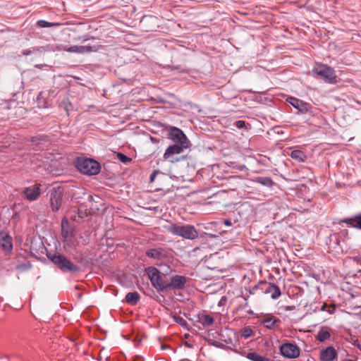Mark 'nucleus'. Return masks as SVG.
<instances>
[{"instance_id":"obj_28","label":"nucleus","mask_w":361,"mask_h":361,"mask_svg":"<svg viewBox=\"0 0 361 361\" xmlns=\"http://www.w3.org/2000/svg\"><path fill=\"white\" fill-rule=\"evenodd\" d=\"M293 159L298 161L299 162H305L307 159V155L301 150L294 149L290 154Z\"/></svg>"},{"instance_id":"obj_10","label":"nucleus","mask_w":361,"mask_h":361,"mask_svg":"<svg viewBox=\"0 0 361 361\" xmlns=\"http://www.w3.org/2000/svg\"><path fill=\"white\" fill-rule=\"evenodd\" d=\"M187 147L178 146L176 145H169L164 153L163 158L164 160L171 163L180 161V159L176 157V155L181 154L185 149H188Z\"/></svg>"},{"instance_id":"obj_9","label":"nucleus","mask_w":361,"mask_h":361,"mask_svg":"<svg viewBox=\"0 0 361 361\" xmlns=\"http://www.w3.org/2000/svg\"><path fill=\"white\" fill-rule=\"evenodd\" d=\"M326 245L328 246V252L331 253L335 257H340L343 253V248L341 244V235L337 233L330 234Z\"/></svg>"},{"instance_id":"obj_7","label":"nucleus","mask_w":361,"mask_h":361,"mask_svg":"<svg viewBox=\"0 0 361 361\" xmlns=\"http://www.w3.org/2000/svg\"><path fill=\"white\" fill-rule=\"evenodd\" d=\"M145 271L151 281L152 286L157 290L160 292L166 290L167 283L164 280L158 269L154 267H148Z\"/></svg>"},{"instance_id":"obj_44","label":"nucleus","mask_w":361,"mask_h":361,"mask_svg":"<svg viewBox=\"0 0 361 361\" xmlns=\"http://www.w3.org/2000/svg\"><path fill=\"white\" fill-rule=\"evenodd\" d=\"M224 341L227 344H231L232 345V346L228 347V348L233 350V347H235V345L233 343V339L231 336H228V338L227 339H224Z\"/></svg>"},{"instance_id":"obj_50","label":"nucleus","mask_w":361,"mask_h":361,"mask_svg":"<svg viewBox=\"0 0 361 361\" xmlns=\"http://www.w3.org/2000/svg\"><path fill=\"white\" fill-rule=\"evenodd\" d=\"M327 307L326 303H324L322 307H320V311H326V308Z\"/></svg>"},{"instance_id":"obj_19","label":"nucleus","mask_w":361,"mask_h":361,"mask_svg":"<svg viewBox=\"0 0 361 361\" xmlns=\"http://www.w3.org/2000/svg\"><path fill=\"white\" fill-rule=\"evenodd\" d=\"M339 222L345 223L350 227L361 230V212L352 216L340 219Z\"/></svg>"},{"instance_id":"obj_11","label":"nucleus","mask_w":361,"mask_h":361,"mask_svg":"<svg viewBox=\"0 0 361 361\" xmlns=\"http://www.w3.org/2000/svg\"><path fill=\"white\" fill-rule=\"evenodd\" d=\"M279 350L282 356L289 359L298 357L300 352V348L295 344L288 342L283 343Z\"/></svg>"},{"instance_id":"obj_35","label":"nucleus","mask_w":361,"mask_h":361,"mask_svg":"<svg viewBox=\"0 0 361 361\" xmlns=\"http://www.w3.org/2000/svg\"><path fill=\"white\" fill-rule=\"evenodd\" d=\"M47 51L44 47H33L32 49H24L22 51V54L24 56H28L32 53H35L37 51Z\"/></svg>"},{"instance_id":"obj_45","label":"nucleus","mask_w":361,"mask_h":361,"mask_svg":"<svg viewBox=\"0 0 361 361\" xmlns=\"http://www.w3.org/2000/svg\"><path fill=\"white\" fill-rule=\"evenodd\" d=\"M352 260L357 265L361 266V257L360 256H359V255L355 256L352 258Z\"/></svg>"},{"instance_id":"obj_32","label":"nucleus","mask_w":361,"mask_h":361,"mask_svg":"<svg viewBox=\"0 0 361 361\" xmlns=\"http://www.w3.org/2000/svg\"><path fill=\"white\" fill-rule=\"evenodd\" d=\"M64 247H75L78 243L75 237L68 236L67 238H63Z\"/></svg>"},{"instance_id":"obj_20","label":"nucleus","mask_w":361,"mask_h":361,"mask_svg":"<svg viewBox=\"0 0 361 361\" xmlns=\"http://www.w3.org/2000/svg\"><path fill=\"white\" fill-rule=\"evenodd\" d=\"M281 320L271 315L266 314L264 318L261 321L262 324L268 329H273L281 324Z\"/></svg>"},{"instance_id":"obj_56","label":"nucleus","mask_w":361,"mask_h":361,"mask_svg":"<svg viewBox=\"0 0 361 361\" xmlns=\"http://www.w3.org/2000/svg\"><path fill=\"white\" fill-rule=\"evenodd\" d=\"M342 361H357V360H353V359H343Z\"/></svg>"},{"instance_id":"obj_40","label":"nucleus","mask_w":361,"mask_h":361,"mask_svg":"<svg viewBox=\"0 0 361 361\" xmlns=\"http://www.w3.org/2000/svg\"><path fill=\"white\" fill-rule=\"evenodd\" d=\"M159 174H161L162 176H164V173H161L160 171L159 170H154L152 171V173L150 174V176H149V182L150 183H152L155 180V178L157 177V175Z\"/></svg>"},{"instance_id":"obj_51","label":"nucleus","mask_w":361,"mask_h":361,"mask_svg":"<svg viewBox=\"0 0 361 361\" xmlns=\"http://www.w3.org/2000/svg\"><path fill=\"white\" fill-rule=\"evenodd\" d=\"M42 95V92H40L37 97V100L38 101L39 105H40V104H41L40 99H41Z\"/></svg>"},{"instance_id":"obj_25","label":"nucleus","mask_w":361,"mask_h":361,"mask_svg":"<svg viewBox=\"0 0 361 361\" xmlns=\"http://www.w3.org/2000/svg\"><path fill=\"white\" fill-rule=\"evenodd\" d=\"M253 181L255 183H258L263 186L270 188H271L275 184L274 182L273 181V180L271 179V178L267 177V176L256 177V178H255Z\"/></svg>"},{"instance_id":"obj_42","label":"nucleus","mask_w":361,"mask_h":361,"mask_svg":"<svg viewBox=\"0 0 361 361\" xmlns=\"http://www.w3.org/2000/svg\"><path fill=\"white\" fill-rule=\"evenodd\" d=\"M207 341L212 345H214L217 348H224V345L220 342L211 341V340H207Z\"/></svg>"},{"instance_id":"obj_18","label":"nucleus","mask_w":361,"mask_h":361,"mask_svg":"<svg viewBox=\"0 0 361 361\" xmlns=\"http://www.w3.org/2000/svg\"><path fill=\"white\" fill-rule=\"evenodd\" d=\"M338 357V353L332 345L328 346L320 350V361H334Z\"/></svg>"},{"instance_id":"obj_46","label":"nucleus","mask_w":361,"mask_h":361,"mask_svg":"<svg viewBox=\"0 0 361 361\" xmlns=\"http://www.w3.org/2000/svg\"><path fill=\"white\" fill-rule=\"evenodd\" d=\"M353 344L354 346L357 347L361 351V344H360L357 340L354 341Z\"/></svg>"},{"instance_id":"obj_55","label":"nucleus","mask_w":361,"mask_h":361,"mask_svg":"<svg viewBox=\"0 0 361 361\" xmlns=\"http://www.w3.org/2000/svg\"><path fill=\"white\" fill-rule=\"evenodd\" d=\"M227 332H229L230 334H233L234 336V337H235V334L231 330H228Z\"/></svg>"},{"instance_id":"obj_58","label":"nucleus","mask_w":361,"mask_h":361,"mask_svg":"<svg viewBox=\"0 0 361 361\" xmlns=\"http://www.w3.org/2000/svg\"><path fill=\"white\" fill-rule=\"evenodd\" d=\"M171 268L170 267H166V270L165 271V272L167 274L168 271H171Z\"/></svg>"},{"instance_id":"obj_52","label":"nucleus","mask_w":361,"mask_h":361,"mask_svg":"<svg viewBox=\"0 0 361 361\" xmlns=\"http://www.w3.org/2000/svg\"><path fill=\"white\" fill-rule=\"evenodd\" d=\"M185 345L186 347L189 348H192V344H191V343H188V342H185Z\"/></svg>"},{"instance_id":"obj_23","label":"nucleus","mask_w":361,"mask_h":361,"mask_svg":"<svg viewBox=\"0 0 361 361\" xmlns=\"http://www.w3.org/2000/svg\"><path fill=\"white\" fill-rule=\"evenodd\" d=\"M197 322L204 326H211L214 322V317L202 311L197 314Z\"/></svg>"},{"instance_id":"obj_2","label":"nucleus","mask_w":361,"mask_h":361,"mask_svg":"<svg viewBox=\"0 0 361 361\" xmlns=\"http://www.w3.org/2000/svg\"><path fill=\"white\" fill-rule=\"evenodd\" d=\"M47 258L63 273H76L80 267L56 250H47Z\"/></svg>"},{"instance_id":"obj_27","label":"nucleus","mask_w":361,"mask_h":361,"mask_svg":"<svg viewBox=\"0 0 361 361\" xmlns=\"http://www.w3.org/2000/svg\"><path fill=\"white\" fill-rule=\"evenodd\" d=\"M181 159L185 160L188 167L191 169H195L198 160L195 157H193L192 154L188 153V154L183 156Z\"/></svg>"},{"instance_id":"obj_30","label":"nucleus","mask_w":361,"mask_h":361,"mask_svg":"<svg viewBox=\"0 0 361 361\" xmlns=\"http://www.w3.org/2000/svg\"><path fill=\"white\" fill-rule=\"evenodd\" d=\"M63 24L61 23H50L44 20H39L36 23V25L39 27L46 28V27H59L61 26Z\"/></svg>"},{"instance_id":"obj_47","label":"nucleus","mask_w":361,"mask_h":361,"mask_svg":"<svg viewBox=\"0 0 361 361\" xmlns=\"http://www.w3.org/2000/svg\"><path fill=\"white\" fill-rule=\"evenodd\" d=\"M224 224L227 226H231L232 223H231V221L230 219H225L224 221Z\"/></svg>"},{"instance_id":"obj_41","label":"nucleus","mask_w":361,"mask_h":361,"mask_svg":"<svg viewBox=\"0 0 361 361\" xmlns=\"http://www.w3.org/2000/svg\"><path fill=\"white\" fill-rule=\"evenodd\" d=\"M63 50L71 53H78V45L71 46L68 48H65Z\"/></svg>"},{"instance_id":"obj_5","label":"nucleus","mask_w":361,"mask_h":361,"mask_svg":"<svg viewBox=\"0 0 361 361\" xmlns=\"http://www.w3.org/2000/svg\"><path fill=\"white\" fill-rule=\"evenodd\" d=\"M312 72L326 83L334 85L338 82L335 70L326 64H317L312 69Z\"/></svg>"},{"instance_id":"obj_43","label":"nucleus","mask_w":361,"mask_h":361,"mask_svg":"<svg viewBox=\"0 0 361 361\" xmlns=\"http://www.w3.org/2000/svg\"><path fill=\"white\" fill-rule=\"evenodd\" d=\"M339 235H341V241H344L345 238H348V231L347 229L342 230L340 233H337Z\"/></svg>"},{"instance_id":"obj_48","label":"nucleus","mask_w":361,"mask_h":361,"mask_svg":"<svg viewBox=\"0 0 361 361\" xmlns=\"http://www.w3.org/2000/svg\"><path fill=\"white\" fill-rule=\"evenodd\" d=\"M295 309V306H286L285 310L286 311H291Z\"/></svg>"},{"instance_id":"obj_31","label":"nucleus","mask_w":361,"mask_h":361,"mask_svg":"<svg viewBox=\"0 0 361 361\" xmlns=\"http://www.w3.org/2000/svg\"><path fill=\"white\" fill-rule=\"evenodd\" d=\"M269 293L271 294V298L273 300H276L279 298L281 295V291L280 290V288L279 286L276 285L275 283H272L270 286V290L269 291Z\"/></svg>"},{"instance_id":"obj_16","label":"nucleus","mask_w":361,"mask_h":361,"mask_svg":"<svg viewBox=\"0 0 361 361\" xmlns=\"http://www.w3.org/2000/svg\"><path fill=\"white\" fill-rule=\"evenodd\" d=\"M23 193L27 200L30 202L35 201L42 193L40 185L35 184L34 185L27 187L24 189Z\"/></svg>"},{"instance_id":"obj_13","label":"nucleus","mask_w":361,"mask_h":361,"mask_svg":"<svg viewBox=\"0 0 361 361\" xmlns=\"http://www.w3.org/2000/svg\"><path fill=\"white\" fill-rule=\"evenodd\" d=\"M145 255L149 258L161 260L169 257V252L164 247L148 249Z\"/></svg>"},{"instance_id":"obj_59","label":"nucleus","mask_w":361,"mask_h":361,"mask_svg":"<svg viewBox=\"0 0 361 361\" xmlns=\"http://www.w3.org/2000/svg\"><path fill=\"white\" fill-rule=\"evenodd\" d=\"M248 314H253V311L252 310H250L247 312Z\"/></svg>"},{"instance_id":"obj_22","label":"nucleus","mask_w":361,"mask_h":361,"mask_svg":"<svg viewBox=\"0 0 361 361\" xmlns=\"http://www.w3.org/2000/svg\"><path fill=\"white\" fill-rule=\"evenodd\" d=\"M0 247L5 252H11L12 251V238L8 234H5L0 238Z\"/></svg>"},{"instance_id":"obj_54","label":"nucleus","mask_w":361,"mask_h":361,"mask_svg":"<svg viewBox=\"0 0 361 361\" xmlns=\"http://www.w3.org/2000/svg\"><path fill=\"white\" fill-rule=\"evenodd\" d=\"M43 66L42 64H37V65H35V67L36 68H42V67Z\"/></svg>"},{"instance_id":"obj_3","label":"nucleus","mask_w":361,"mask_h":361,"mask_svg":"<svg viewBox=\"0 0 361 361\" xmlns=\"http://www.w3.org/2000/svg\"><path fill=\"white\" fill-rule=\"evenodd\" d=\"M75 167L82 173L95 176L101 171L100 164L95 159L84 157H78L74 160Z\"/></svg>"},{"instance_id":"obj_1","label":"nucleus","mask_w":361,"mask_h":361,"mask_svg":"<svg viewBox=\"0 0 361 361\" xmlns=\"http://www.w3.org/2000/svg\"><path fill=\"white\" fill-rule=\"evenodd\" d=\"M167 231L174 235L180 236L187 240H195L197 238L202 240H208L209 238H218L221 235V232L216 233H209L203 232L199 233L194 226L190 224L178 225L173 224L169 225L166 228Z\"/></svg>"},{"instance_id":"obj_39","label":"nucleus","mask_w":361,"mask_h":361,"mask_svg":"<svg viewBox=\"0 0 361 361\" xmlns=\"http://www.w3.org/2000/svg\"><path fill=\"white\" fill-rule=\"evenodd\" d=\"M252 334H253V331L250 327H245L242 331V336L246 338L252 336Z\"/></svg>"},{"instance_id":"obj_26","label":"nucleus","mask_w":361,"mask_h":361,"mask_svg":"<svg viewBox=\"0 0 361 361\" xmlns=\"http://www.w3.org/2000/svg\"><path fill=\"white\" fill-rule=\"evenodd\" d=\"M331 337V334L326 327H322L318 331L316 339L319 342H324Z\"/></svg>"},{"instance_id":"obj_38","label":"nucleus","mask_w":361,"mask_h":361,"mask_svg":"<svg viewBox=\"0 0 361 361\" xmlns=\"http://www.w3.org/2000/svg\"><path fill=\"white\" fill-rule=\"evenodd\" d=\"M234 126L238 129L245 128L246 130H248L246 122L243 120L236 121L234 123Z\"/></svg>"},{"instance_id":"obj_34","label":"nucleus","mask_w":361,"mask_h":361,"mask_svg":"<svg viewBox=\"0 0 361 361\" xmlns=\"http://www.w3.org/2000/svg\"><path fill=\"white\" fill-rule=\"evenodd\" d=\"M168 67L171 70L176 71L178 73H188V71H189V68H188L186 66H182V65H173V64H171V65H169Z\"/></svg>"},{"instance_id":"obj_60","label":"nucleus","mask_w":361,"mask_h":361,"mask_svg":"<svg viewBox=\"0 0 361 361\" xmlns=\"http://www.w3.org/2000/svg\"><path fill=\"white\" fill-rule=\"evenodd\" d=\"M357 273H361V269H358Z\"/></svg>"},{"instance_id":"obj_36","label":"nucleus","mask_w":361,"mask_h":361,"mask_svg":"<svg viewBox=\"0 0 361 361\" xmlns=\"http://www.w3.org/2000/svg\"><path fill=\"white\" fill-rule=\"evenodd\" d=\"M173 319L178 324L186 329H188L189 324L183 317L176 315L173 317Z\"/></svg>"},{"instance_id":"obj_4","label":"nucleus","mask_w":361,"mask_h":361,"mask_svg":"<svg viewBox=\"0 0 361 361\" xmlns=\"http://www.w3.org/2000/svg\"><path fill=\"white\" fill-rule=\"evenodd\" d=\"M286 102L290 104L297 110L296 115L308 116L314 117L318 113V109L313 106L310 103L306 102L299 98L288 96Z\"/></svg>"},{"instance_id":"obj_57","label":"nucleus","mask_w":361,"mask_h":361,"mask_svg":"<svg viewBox=\"0 0 361 361\" xmlns=\"http://www.w3.org/2000/svg\"><path fill=\"white\" fill-rule=\"evenodd\" d=\"M167 348H168V346L166 345H164V344L161 345V349L164 350Z\"/></svg>"},{"instance_id":"obj_17","label":"nucleus","mask_w":361,"mask_h":361,"mask_svg":"<svg viewBox=\"0 0 361 361\" xmlns=\"http://www.w3.org/2000/svg\"><path fill=\"white\" fill-rule=\"evenodd\" d=\"M76 231L74 226H73L68 219L65 216L61 220V236L63 238H67V237H75Z\"/></svg>"},{"instance_id":"obj_33","label":"nucleus","mask_w":361,"mask_h":361,"mask_svg":"<svg viewBox=\"0 0 361 361\" xmlns=\"http://www.w3.org/2000/svg\"><path fill=\"white\" fill-rule=\"evenodd\" d=\"M78 54H84L92 51H97V48L96 46H82L78 45Z\"/></svg>"},{"instance_id":"obj_24","label":"nucleus","mask_w":361,"mask_h":361,"mask_svg":"<svg viewBox=\"0 0 361 361\" xmlns=\"http://www.w3.org/2000/svg\"><path fill=\"white\" fill-rule=\"evenodd\" d=\"M140 299V295L137 291L129 292L126 295L125 302L130 305H136Z\"/></svg>"},{"instance_id":"obj_15","label":"nucleus","mask_w":361,"mask_h":361,"mask_svg":"<svg viewBox=\"0 0 361 361\" xmlns=\"http://www.w3.org/2000/svg\"><path fill=\"white\" fill-rule=\"evenodd\" d=\"M29 141L31 142L34 149H41L45 145L50 142V137L46 134H37L32 136Z\"/></svg>"},{"instance_id":"obj_14","label":"nucleus","mask_w":361,"mask_h":361,"mask_svg":"<svg viewBox=\"0 0 361 361\" xmlns=\"http://www.w3.org/2000/svg\"><path fill=\"white\" fill-rule=\"evenodd\" d=\"M187 283V277L180 275H174L171 278L170 283L166 284V290L169 289L182 290Z\"/></svg>"},{"instance_id":"obj_21","label":"nucleus","mask_w":361,"mask_h":361,"mask_svg":"<svg viewBox=\"0 0 361 361\" xmlns=\"http://www.w3.org/2000/svg\"><path fill=\"white\" fill-rule=\"evenodd\" d=\"M272 283H269L266 281H261L257 285L254 286L249 290L250 294L254 295L257 290H260L262 293L268 294L270 290V286Z\"/></svg>"},{"instance_id":"obj_29","label":"nucleus","mask_w":361,"mask_h":361,"mask_svg":"<svg viewBox=\"0 0 361 361\" xmlns=\"http://www.w3.org/2000/svg\"><path fill=\"white\" fill-rule=\"evenodd\" d=\"M246 357L251 361H274L264 356H262L256 352L248 353L246 355Z\"/></svg>"},{"instance_id":"obj_49","label":"nucleus","mask_w":361,"mask_h":361,"mask_svg":"<svg viewBox=\"0 0 361 361\" xmlns=\"http://www.w3.org/2000/svg\"><path fill=\"white\" fill-rule=\"evenodd\" d=\"M150 140L153 143H157L159 142L158 139L154 137L150 136Z\"/></svg>"},{"instance_id":"obj_37","label":"nucleus","mask_w":361,"mask_h":361,"mask_svg":"<svg viewBox=\"0 0 361 361\" xmlns=\"http://www.w3.org/2000/svg\"><path fill=\"white\" fill-rule=\"evenodd\" d=\"M116 157L123 164H127L132 161V159L130 157L126 156V154L121 152H118L116 154Z\"/></svg>"},{"instance_id":"obj_6","label":"nucleus","mask_w":361,"mask_h":361,"mask_svg":"<svg viewBox=\"0 0 361 361\" xmlns=\"http://www.w3.org/2000/svg\"><path fill=\"white\" fill-rule=\"evenodd\" d=\"M166 138L172 142L171 145L187 147H190L191 145L190 141L185 133L180 128L175 126L171 127L168 130Z\"/></svg>"},{"instance_id":"obj_53","label":"nucleus","mask_w":361,"mask_h":361,"mask_svg":"<svg viewBox=\"0 0 361 361\" xmlns=\"http://www.w3.org/2000/svg\"><path fill=\"white\" fill-rule=\"evenodd\" d=\"M334 308H332L331 310H330V309H329V310H328V312H329V314H333V313H334Z\"/></svg>"},{"instance_id":"obj_12","label":"nucleus","mask_w":361,"mask_h":361,"mask_svg":"<svg viewBox=\"0 0 361 361\" xmlns=\"http://www.w3.org/2000/svg\"><path fill=\"white\" fill-rule=\"evenodd\" d=\"M158 18L152 15L144 16L140 22V27L145 32H151L157 27Z\"/></svg>"},{"instance_id":"obj_8","label":"nucleus","mask_w":361,"mask_h":361,"mask_svg":"<svg viewBox=\"0 0 361 361\" xmlns=\"http://www.w3.org/2000/svg\"><path fill=\"white\" fill-rule=\"evenodd\" d=\"M49 194L51 211L54 213L59 212L63 204L64 188L62 186L54 187L49 190Z\"/></svg>"}]
</instances>
